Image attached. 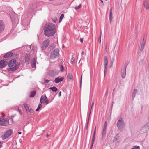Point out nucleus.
Segmentation results:
<instances>
[{
	"instance_id": "f257e3e1",
	"label": "nucleus",
	"mask_w": 149,
	"mask_h": 149,
	"mask_svg": "<svg viewBox=\"0 0 149 149\" xmlns=\"http://www.w3.org/2000/svg\"><path fill=\"white\" fill-rule=\"evenodd\" d=\"M16 64V60L13 59L10 60L8 63V66L10 68L7 69L8 71L11 73L16 70L19 67L20 63L18 62Z\"/></svg>"
},
{
	"instance_id": "f03ea898",
	"label": "nucleus",
	"mask_w": 149,
	"mask_h": 149,
	"mask_svg": "<svg viewBox=\"0 0 149 149\" xmlns=\"http://www.w3.org/2000/svg\"><path fill=\"white\" fill-rule=\"evenodd\" d=\"M56 28L55 25L52 23H49L47 25V36H54L56 33Z\"/></svg>"
},
{
	"instance_id": "7ed1b4c3",
	"label": "nucleus",
	"mask_w": 149,
	"mask_h": 149,
	"mask_svg": "<svg viewBox=\"0 0 149 149\" xmlns=\"http://www.w3.org/2000/svg\"><path fill=\"white\" fill-rule=\"evenodd\" d=\"M116 125L119 130L120 131L123 130L125 124L122 118H120L118 121Z\"/></svg>"
},
{
	"instance_id": "20e7f679",
	"label": "nucleus",
	"mask_w": 149,
	"mask_h": 149,
	"mask_svg": "<svg viewBox=\"0 0 149 149\" xmlns=\"http://www.w3.org/2000/svg\"><path fill=\"white\" fill-rule=\"evenodd\" d=\"M59 50L58 49L56 48L50 54V58L52 60L54 59L59 54Z\"/></svg>"
},
{
	"instance_id": "39448f33",
	"label": "nucleus",
	"mask_w": 149,
	"mask_h": 149,
	"mask_svg": "<svg viewBox=\"0 0 149 149\" xmlns=\"http://www.w3.org/2000/svg\"><path fill=\"white\" fill-rule=\"evenodd\" d=\"M13 133V131L12 129L8 130L4 133V135L2 136V139H4L9 137Z\"/></svg>"
},
{
	"instance_id": "423d86ee",
	"label": "nucleus",
	"mask_w": 149,
	"mask_h": 149,
	"mask_svg": "<svg viewBox=\"0 0 149 149\" xmlns=\"http://www.w3.org/2000/svg\"><path fill=\"white\" fill-rule=\"evenodd\" d=\"M9 123V121L8 118L5 119L4 118L0 117V125L2 126H6Z\"/></svg>"
},
{
	"instance_id": "0eeeda50",
	"label": "nucleus",
	"mask_w": 149,
	"mask_h": 149,
	"mask_svg": "<svg viewBox=\"0 0 149 149\" xmlns=\"http://www.w3.org/2000/svg\"><path fill=\"white\" fill-rule=\"evenodd\" d=\"M146 42V41L144 40V38H143V40L140 42V46L139 47V53H140L142 52L144 48Z\"/></svg>"
},
{
	"instance_id": "6e6552de",
	"label": "nucleus",
	"mask_w": 149,
	"mask_h": 149,
	"mask_svg": "<svg viewBox=\"0 0 149 149\" xmlns=\"http://www.w3.org/2000/svg\"><path fill=\"white\" fill-rule=\"evenodd\" d=\"M14 56V57L17 58L18 56L17 54L15 53L14 54L13 52H9L6 53L4 56V58H9L11 56Z\"/></svg>"
},
{
	"instance_id": "1a4fd4ad",
	"label": "nucleus",
	"mask_w": 149,
	"mask_h": 149,
	"mask_svg": "<svg viewBox=\"0 0 149 149\" xmlns=\"http://www.w3.org/2000/svg\"><path fill=\"white\" fill-rule=\"evenodd\" d=\"M108 63V58L107 56H105L104 58V74L107 70V64Z\"/></svg>"
},
{
	"instance_id": "9d476101",
	"label": "nucleus",
	"mask_w": 149,
	"mask_h": 149,
	"mask_svg": "<svg viewBox=\"0 0 149 149\" xmlns=\"http://www.w3.org/2000/svg\"><path fill=\"white\" fill-rule=\"evenodd\" d=\"M8 62L5 59H3L0 61V68H3L7 64Z\"/></svg>"
},
{
	"instance_id": "9b49d317",
	"label": "nucleus",
	"mask_w": 149,
	"mask_h": 149,
	"mask_svg": "<svg viewBox=\"0 0 149 149\" xmlns=\"http://www.w3.org/2000/svg\"><path fill=\"white\" fill-rule=\"evenodd\" d=\"M59 72V71L56 70H52L49 71V74L52 77H54L57 75Z\"/></svg>"
},
{
	"instance_id": "f8f14e48",
	"label": "nucleus",
	"mask_w": 149,
	"mask_h": 149,
	"mask_svg": "<svg viewBox=\"0 0 149 149\" xmlns=\"http://www.w3.org/2000/svg\"><path fill=\"white\" fill-rule=\"evenodd\" d=\"M40 104L46 103L47 104V97L45 94L43 95L40 99Z\"/></svg>"
},
{
	"instance_id": "ddd939ff",
	"label": "nucleus",
	"mask_w": 149,
	"mask_h": 149,
	"mask_svg": "<svg viewBox=\"0 0 149 149\" xmlns=\"http://www.w3.org/2000/svg\"><path fill=\"white\" fill-rule=\"evenodd\" d=\"M127 65L128 64H127L125 68H124L123 70L122 69L121 70V77L123 79H124L126 75V69Z\"/></svg>"
},
{
	"instance_id": "4468645a",
	"label": "nucleus",
	"mask_w": 149,
	"mask_h": 149,
	"mask_svg": "<svg viewBox=\"0 0 149 149\" xmlns=\"http://www.w3.org/2000/svg\"><path fill=\"white\" fill-rule=\"evenodd\" d=\"M5 29V25L2 20H0V33L3 31Z\"/></svg>"
},
{
	"instance_id": "2eb2a0df",
	"label": "nucleus",
	"mask_w": 149,
	"mask_h": 149,
	"mask_svg": "<svg viewBox=\"0 0 149 149\" xmlns=\"http://www.w3.org/2000/svg\"><path fill=\"white\" fill-rule=\"evenodd\" d=\"M63 79V77H59L55 79L54 80V82L56 83H58L62 81Z\"/></svg>"
},
{
	"instance_id": "dca6fc26",
	"label": "nucleus",
	"mask_w": 149,
	"mask_h": 149,
	"mask_svg": "<svg viewBox=\"0 0 149 149\" xmlns=\"http://www.w3.org/2000/svg\"><path fill=\"white\" fill-rule=\"evenodd\" d=\"M113 16L112 9L111 8L110 9V14H109V19L110 20V23H111V22L112 20H113Z\"/></svg>"
},
{
	"instance_id": "f3484780",
	"label": "nucleus",
	"mask_w": 149,
	"mask_h": 149,
	"mask_svg": "<svg viewBox=\"0 0 149 149\" xmlns=\"http://www.w3.org/2000/svg\"><path fill=\"white\" fill-rule=\"evenodd\" d=\"M148 129L149 127L148 126V125L146 124L145 126L142 127L141 129V130L143 131V132H146Z\"/></svg>"
},
{
	"instance_id": "a211bd4d",
	"label": "nucleus",
	"mask_w": 149,
	"mask_h": 149,
	"mask_svg": "<svg viewBox=\"0 0 149 149\" xmlns=\"http://www.w3.org/2000/svg\"><path fill=\"white\" fill-rule=\"evenodd\" d=\"M138 91L136 89H134L132 93V99L134 100L136 94L137 93Z\"/></svg>"
},
{
	"instance_id": "6ab92c4d",
	"label": "nucleus",
	"mask_w": 149,
	"mask_h": 149,
	"mask_svg": "<svg viewBox=\"0 0 149 149\" xmlns=\"http://www.w3.org/2000/svg\"><path fill=\"white\" fill-rule=\"evenodd\" d=\"M55 47L53 43H52L50 45V46L48 47L47 50L49 51H50L54 49Z\"/></svg>"
},
{
	"instance_id": "aec40b11",
	"label": "nucleus",
	"mask_w": 149,
	"mask_h": 149,
	"mask_svg": "<svg viewBox=\"0 0 149 149\" xmlns=\"http://www.w3.org/2000/svg\"><path fill=\"white\" fill-rule=\"evenodd\" d=\"M30 59V55L29 54H27L25 56V62L26 63H27L28 64L29 63V61Z\"/></svg>"
},
{
	"instance_id": "412c9836",
	"label": "nucleus",
	"mask_w": 149,
	"mask_h": 149,
	"mask_svg": "<svg viewBox=\"0 0 149 149\" xmlns=\"http://www.w3.org/2000/svg\"><path fill=\"white\" fill-rule=\"evenodd\" d=\"M143 5L144 7L146 9L148 10L149 8V4L147 1H144L143 3Z\"/></svg>"
},
{
	"instance_id": "4be33fe9",
	"label": "nucleus",
	"mask_w": 149,
	"mask_h": 149,
	"mask_svg": "<svg viewBox=\"0 0 149 149\" xmlns=\"http://www.w3.org/2000/svg\"><path fill=\"white\" fill-rule=\"evenodd\" d=\"M36 94V92L35 91H33L31 92L29 96L30 97H33Z\"/></svg>"
},
{
	"instance_id": "5701e85b",
	"label": "nucleus",
	"mask_w": 149,
	"mask_h": 149,
	"mask_svg": "<svg viewBox=\"0 0 149 149\" xmlns=\"http://www.w3.org/2000/svg\"><path fill=\"white\" fill-rule=\"evenodd\" d=\"M47 47V40H45L44 43L42 46L41 47V48L42 50L44 49H46Z\"/></svg>"
},
{
	"instance_id": "b1692460",
	"label": "nucleus",
	"mask_w": 149,
	"mask_h": 149,
	"mask_svg": "<svg viewBox=\"0 0 149 149\" xmlns=\"http://www.w3.org/2000/svg\"><path fill=\"white\" fill-rule=\"evenodd\" d=\"M49 89H51L52 90V91L53 92H56L58 90L57 88L55 86H54L53 87H50L49 88Z\"/></svg>"
},
{
	"instance_id": "393cba45",
	"label": "nucleus",
	"mask_w": 149,
	"mask_h": 149,
	"mask_svg": "<svg viewBox=\"0 0 149 149\" xmlns=\"http://www.w3.org/2000/svg\"><path fill=\"white\" fill-rule=\"evenodd\" d=\"M106 129H103V131L102 132V138H104L105 137V135L106 134Z\"/></svg>"
},
{
	"instance_id": "a878e982",
	"label": "nucleus",
	"mask_w": 149,
	"mask_h": 149,
	"mask_svg": "<svg viewBox=\"0 0 149 149\" xmlns=\"http://www.w3.org/2000/svg\"><path fill=\"white\" fill-rule=\"evenodd\" d=\"M43 30L45 36H47V24H46L44 26Z\"/></svg>"
},
{
	"instance_id": "bb28decb",
	"label": "nucleus",
	"mask_w": 149,
	"mask_h": 149,
	"mask_svg": "<svg viewBox=\"0 0 149 149\" xmlns=\"http://www.w3.org/2000/svg\"><path fill=\"white\" fill-rule=\"evenodd\" d=\"M24 107L27 111L29 109L28 104L26 103H25L24 104Z\"/></svg>"
},
{
	"instance_id": "cd10ccee",
	"label": "nucleus",
	"mask_w": 149,
	"mask_h": 149,
	"mask_svg": "<svg viewBox=\"0 0 149 149\" xmlns=\"http://www.w3.org/2000/svg\"><path fill=\"white\" fill-rule=\"evenodd\" d=\"M59 66L61 72H63L64 70V68L63 66V65H59Z\"/></svg>"
},
{
	"instance_id": "c85d7f7f",
	"label": "nucleus",
	"mask_w": 149,
	"mask_h": 149,
	"mask_svg": "<svg viewBox=\"0 0 149 149\" xmlns=\"http://www.w3.org/2000/svg\"><path fill=\"white\" fill-rule=\"evenodd\" d=\"M64 17V15L63 14H62L60 17V18H59V22H60L63 19V17Z\"/></svg>"
},
{
	"instance_id": "c756f323",
	"label": "nucleus",
	"mask_w": 149,
	"mask_h": 149,
	"mask_svg": "<svg viewBox=\"0 0 149 149\" xmlns=\"http://www.w3.org/2000/svg\"><path fill=\"white\" fill-rule=\"evenodd\" d=\"M67 77L70 79H72L73 78V76L71 74H68L67 76Z\"/></svg>"
},
{
	"instance_id": "7c9ffc66",
	"label": "nucleus",
	"mask_w": 149,
	"mask_h": 149,
	"mask_svg": "<svg viewBox=\"0 0 149 149\" xmlns=\"http://www.w3.org/2000/svg\"><path fill=\"white\" fill-rule=\"evenodd\" d=\"M42 104H39V105L38 106V108L36 110V111H38L42 107Z\"/></svg>"
},
{
	"instance_id": "2f4dec72",
	"label": "nucleus",
	"mask_w": 149,
	"mask_h": 149,
	"mask_svg": "<svg viewBox=\"0 0 149 149\" xmlns=\"http://www.w3.org/2000/svg\"><path fill=\"white\" fill-rule=\"evenodd\" d=\"M114 58H112V59H111V64H110V68H111L112 66V65H113V64L114 63Z\"/></svg>"
},
{
	"instance_id": "473e14b6",
	"label": "nucleus",
	"mask_w": 149,
	"mask_h": 149,
	"mask_svg": "<svg viewBox=\"0 0 149 149\" xmlns=\"http://www.w3.org/2000/svg\"><path fill=\"white\" fill-rule=\"evenodd\" d=\"M107 121H105L104 123V127L103 129H107Z\"/></svg>"
},
{
	"instance_id": "72a5a7b5",
	"label": "nucleus",
	"mask_w": 149,
	"mask_h": 149,
	"mask_svg": "<svg viewBox=\"0 0 149 149\" xmlns=\"http://www.w3.org/2000/svg\"><path fill=\"white\" fill-rule=\"evenodd\" d=\"M140 149V148L139 146H135L133 147V148H132L131 149Z\"/></svg>"
},
{
	"instance_id": "f704fd0d",
	"label": "nucleus",
	"mask_w": 149,
	"mask_h": 149,
	"mask_svg": "<svg viewBox=\"0 0 149 149\" xmlns=\"http://www.w3.org/2000/svg\"><path fill=\"white\" fill-rule=\"evenodd\" d=\"M96 127H95V129L94 131V134H93V136L92 139L91 140H95V130H96Z\"/></svg>"
},
{
	"instance_id": "c9c22d12",
	"label": "nucleus",
	"mask_w": 149,
	"mask_h": 149,
	"mask_svg": "<svg viewBox=\"0 0 149 149\" xmlns=\"http://www.w3.org/2000/svg\"><path fill=\"white\" fill-rule=\"evenodd\" d=\"M36 60H35V59L34 58H33L32 60L31 63L36 64Z\"/></svg>"
},
{
	"instance_id": "e433bc0d",
	"label": "nucleus",
	"mask_w": 149,
	"mask_h": 149,
	"mask_svg": "<svg viewBox=\"0 0 149 149\" xmlns=\"http://www.w3.org/2000/svg\"><path fill=\"white\" fill-rule=\"evenodd\" d=\"M81 7V5L80 4L78 6H76L75 7V9L76 10H77L79 8H80Z\"/></svg>"
},
{
	"instance_id": "4c0bfd02",
	"label": "nucleus",
	"mask_w": 149,
	"mask_h": 149,
	"mask_svg": "<svg viewBox=\"0 0 149 149\" xmlns=\"http://www.w3.org/2000/svg\"><path fill=\"white\" fill-rule=\"evenodd\" d=\"M75 60V59L74 57H72L71 60V61L72 62V64H73V63H74V61Z\"/></svg>"
},
{
	"instance_id": "58836bf2",
	"label": "nucleus",
	"mask_w": 149,
	"mask_h": 149,
	"mask_svg": "<svg viewBox=\"0 0 149 149\" xmlns=\"http://www.w3.org/2000/svg\"><path fill=\"white\" fill-rule=\"evenodd\" d=\"M82 76L81 75V80L80 81V88H81V87L82 86Z\"/></svg>"
},
{
	"instance_id": "ea45409f",
	"label": "nucleus",
	"mask_w": 149,
	"mask_h": 149,
	"mask_svg": "<svg viewBox=\"0 0 149 149\" xmlns=\"http://www.w3.org/2000/svg\"><path fill=\"white\" fill-rule=\"evenodd\" d=\"M27 111L29 112L30 113H32L33 112V110L32 109H29Z\"/></svg>"
},
{
	"instance_id": "a19ab883",
	"label": "nucleus",
	"mask_w": 149,
	"mask_h": 149,
	"mask_svg": "<svg viewBox=\"0 0 149 149\" xmlns=\"http://www.w3.org/2000/svg\"><path fill=\"white\" fill-rule=\"evenodd\" d=\"M108 88H107V90H106V93H105V96H107L108 93Z\"/></svg>"
},
{
	"instance_id": "79ce46f5",
	"label": "nucleus",
	"mask_w": 149,
	"mask_h": 149,
	"mask_svg": "<svg viewBox=\"0 0 149 149\" xmlns=\"http://www.w3.org/2000/svg\"><path fill=\"white\" fill-rule=\"evenodd\" d=\"M94 104V102H92V104H91V109H90V113H89L90 114V113H91V109H92L93 106Z\"/></svg>"
},
{
	"instance_id": "37998d69",
	"label": "nucleus",
	"mask_w": 149,
	"mask_h": 149,
	"mask_svg": "<svg viewBox=\"0 0 149 149\" xmlns=\"http://www.w3.org/2000/svg\"><path fill=\"white\" fill-rule=\"evenodd\" d=\"M36 66L35 63H31V66L33 68H34Z\"/></svg>"
},
{
	"instance_id": "c03bdc74",
	"label": "nucleus",
	"mask_w": 149,
	"mask_h": 149,
	"mask_svg": "<svg viewBox=\"0 0 149 149\" xmlns=\"http://www.w3.org/2000/svg\"><path fill=\"white\" fill-rule=\"evenodd\" d=\"M52 122H53V121H52H52L50 120L49 121V123H49V124H48L49 125H50L52 124Z\"/></svg>"
},
{
	"instance_id": "a18cd8bd",
	"label": "nucleus",
	"mask_w": 149,
	"mask_h": 149,
	"mask_svg": "<svg viewBox=\"0 0 149 149\" xmlns=\"http://www.w3.org/2000/svg\"><path fill=\"white\" fill-rule=\"evenodd\" d=\"M50 41L49 40L47 39V47L49 44Z\"/></svg>"
},
{
	"instance_id": "49530a36",
	"label": "nucleus",
	"mask_w": 149,
	"mask_h": 149,
	"mask_svg": "<svg viewBox=\"0 0 149 149\" xmlns=\"http://www.w3.org/2000/svg\"><path fill=\"white\" fill-rule=\"evenodd\" d=\"M99 43H100L101 42V37H100V36H99Z\"/></svg>"
},
{
	"instance_id": "de8ad7c7",
	"label": "nucleus",
	"mask_w": 149,
	"mask_h": 149,
	"mask_svg": "<svg viewBox=\"0 0 149 149\" xmlns=\"http://www.w3.org/2000/svg\"><path fill=\"white\" fill-rule=\"evenodd\" d=\"M18 112L19 113H20V115H21L22 114V113L21 112V110H20L19 109H18Z\"/></svg>"
},
{
	"instance_id": "09e8293b",
	"label": "nucleus",
	"mask_w": 149,
	"mask_h": 149,
	"mask_svg": "<svg viewBox=\"0 0 149 149\" xmlns=\"http://www.w3.org/2000/svg\"><path fill=\"white\" fill-rule=\"evenodd\" d=\"M93 145V143H91V145L90 148H91H91H92Z\"/></svg>"
},
{
	"instance_id": "8fccbe9b",
	"label": "nucleus",
	"mask_w": 149,
	"mask_h": 149,
	"mask_svg": "<svg viewBox=\"0 0 149 149\" xmlns=\"http://www.w3.org/2000/svg\"><path fill=\"white\" fill-rule=\"evenodd\" d=\"M118 134H117L116 135V138H115V140H117V139H118V138H117V136H118Z\"/></svg>"
},
{
	"instance_id": "3c124183",
	"label": "nucleus",
	"mask_w": 149,
	"mask_h": 149,
	"mask_svg": "<svg viewBox=\"0 0 149 149\" xmlns=\"http://www.w3.org/2000/svg\"><path fill=\"white\" fill-rule=\"evenodd\" d=\"M112 106H111V111L112 110V107H113V104H114V101H113L112 102Z\"/></svg>"
},
{
	"instance_id": "603ef678",
	"label": "nucleus",
	"mask_w": 149,
	"mask_h": 149,
	"mask_svg": "<svg viewBox=\"0 0 149 149\" xmlns=\"http://www.w3.org/2000/svg\"><path fill=\"white\" fill-rule=\"evenodd\" d=\"M61 91H60L59 93V94H58V96L59 97H60L61 96Z\"/></svg>"
},
{
	"instance_id": "864d4df0",
	"label": "nucleus",
	"mask_w": 149,
	"mask_h": 149,
	"mask_svg": "<svg viewBox=\"0 0 149 149\" xmlns=\"http://www.w3.org/2000/svg\"><path fill=\"white\" fill-rule=\"evenodd\" d=\"M80 41L81 43H83V39L82 38H80Z\"/></svg>"
},
{
	"instance_id": "5fc2aeb1",
	"label": "nucleus",
	"mask_w": 149,
	"mask_h": 149,
	"mask_svg": "<svg viewBox=\"0 0 149 149\" xmlns=\"http://www.w3.org/2000/svg\"><path fill=\"white\" fill-rule=\"evenodd\" d=\"M44 81H45V82H44V83L43 84H46V83L47 80H46L45 79H44Z\"/></svg>"
},
{
	"instance_id": "6e6d98bb",
	"label": "nucleus",
	"mask_w": 149,
	"mask_h": 149,
	"mask_svg": "<svg viewBox=\"0 0 149 149\" xmlns=\"http://www.w3.org/2000/svg\"><path fill=\"white\" fill-rule=\"evenodd\" d=\"M13 142L14 143H15L16 145H17V142H16V140H14V141H13Z\"/></svg>"
},
{
	"instance_id": "4d7b16f0",
	"label": "nucleus",
	"mask_w": 149,
	"mask_h": 149,
	"mask_svg": "<svg viewBox=\"0 0 149 149\" xmlns=\"http://www.w3.org/2000/svg\"><path fill=\"white\" fill-rule=\"evenodd\" d=\"M17 141H18V143H21L22 141L19 140H17Z\"/></svg>"
},
{
	"instance_id": "13d9d810",
	"label": "nucleus",
	"mask_w": 149,
	"mask_h": 149,
	"mask_svg": "<svg viewBox=\"0 0 149 149\" xmlns=\"http://www.w3.org/2000/svg\"><path fill=\"white\" fill-rule=\"evenodd\" d=\"M56 19H54V20H53V21L54 22H55V23L56 22Z\"/></svg>"
},
{
	"instance_id": "bf43d9fd",
	"label": "nucleus",
	"mask_w": 149,
	"mask_h": 149,
	"mask_svg": "<svg viewBox=\"0 0 149 149\" xmlns=\"http://www.w3.org/2000/svg\"><path fill=\"white\" fill-rule=\"evenodd\" d=\"M107 44H106V47H105V50H106L107 48Z\"/></svg>"
},
{
	"instance_id": "052dcab7",
	"label": "nucleus",
	"mask_w": 149,
	"mask_h": 149,
	"mask_svg": "<svg viewBox=\"0 0 149 149\" xmlns=\"http://www.w3.org/2000/svg\"><path fill=\"white\" fill-rule=\"evenodd\" d=\"M51 102V101H50V102H49V100L47 99V104H48L49 102Z\"/></svg>"
},
{
	"instance_id": "680f3d73",
	"label": "nucleus",
	"mask_w": 149,
	"mask_h": 149,
	"mask_svg": "<svg viewBox=\"0 0 149 149\" xmlns=\"http://www.w3.org/2000/svg\"><path fill=\"white\" fill-rule=\"evenodd\" d=\"M84 51H82V55H84Z\"/></svg>"
},
{
	"instance_id": "e2e57ef3",
	"label": "nucleus",
	"mask_w": 149,
	"mask_h": 149,
	"mask_svg": "<svg viewBox=\"0 0 149 149\" xmlns=\"http://www.w3.org/2000/svg\"><path fill=\"white\" fill-rule=\"evenodd\" d=\"M101 31H100V37H101Z\"/></svg>"
},
{
	"instance_id": "0e129e2a",
	"label": "nucleus",
	"mask_w": 149,
	"mask_h": 149,
	"mask_svg": "<svg viewBox=\"0 0 149 149\" xmlns=\"http://www.w3.org/2000/svg\"><path fill=\"white\" fill-rule=\"evenodd\" d=\"M94 141H95V140H92V142H91V143H93V144H94Z\"/></svg>"
},
{
	"instance_id": "69168bd1",
	"label": "nucleus",
	"mask_w": 149,
	"mask_h": 149,
	"mask_svg": "<svg viewBox=\"0 0 149 149\" xmlns=\"http://www.w3.org/2000/svg\"><path fill=\"white\" fill-rule=\"evenodd\" d=\"M21 133H22L21 132H18V133L19 134H21Z\"/></svg>"
},
{
	"instance_id": "338daca9",
	"label": "nucleus",
	"mask_w": 149,
	"mask_h": 149,
	"mask_svg": "<svg viewBox=\"0 0 149 149\" xmlns=\"http://www.w3.org/2000/svg\"><path fill=\"white\" fill-rule=\"evenodd\" d=\"M2 147V145H0V149Z\"/></svg>"
},
{
	"instance_id": "774afa93",
	"label": "nucleus",
	"mask_w": 149,
	"mask_h": 149,
	"mask_svg": "<svg viewBox=\"0 0 149 149\" xmlns=\"http://www.w3.org/2000/svg\"><path fill=\"white\" fill-rule=\"evenodd\" d=\"M100 1H101V3H103V1L102 0H100Z\"/></svg>"
}]
</instances>
